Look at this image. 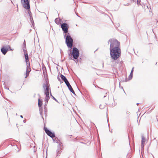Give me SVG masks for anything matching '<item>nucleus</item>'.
<instances>
[{
	"label": "nucleus",
	"instance_id": "nucleus-10",
	"mask_svg": "<svg viewBox=\"0 0 158 158\" xmlns=\"http://www.w3.org/2000/svg\"><path fill=\"white\" fill-rule=\"evenodd\" d=\"M9 48V45H7L6 46H3L1 49V51L2 53L5 55L8 51V48Z\"/></svg>",
	"mask_w": 158,
	"mask_h": 158
},
{
	"label": "nucleus",
	"instance_id": "nucleus-35",
	"mask_svg": "<svg viewBox=\"0 0 158 158\" xmlns=\"http://www.w3.org/2000/svg\"><path fill=\"white\" fill-rule=\"evenodd\" d=\"M40 114L42 115V118H43V119H44V118H43V116H42V114H41V112H40Z\"/></svg>",
	"mask_w": 158,
	"mask_h": 158
},
{
	"label": "nucleus",
	"instance_id": "nucleus-39",
	"mask_svg": "<svg viewBox=\"0 0 158 158\" xmlns=\"http://www.w3.org/2000/svg\"><path fill=\"white\" fill-rule=\"evenodd\" d=\"M111 131V132L112 133V131Z\"/></svg>",
	"mask_w": 158,
	"mask_h": 158
},
{
	"label": "nucleus",
	"instance_id": "nucleus-31",
	"mask_svg": "<svg viewBox=\"0 0 158 158\" xmlns=\"http://www.w3.org/2000/svg\"><path fill=\"white\" fill-rule=\"evenodd\" d=\"M69 51V52H68H68H69V53H72V50H71V49L70 48V49H69L68 50Z\"/></svg>",
	"mask_w": 158,
	"mask_h": 158
},
{
	"label": "nucleus",
	"instance_id": "nucleus-21",
	"mask_svg": "<svg viewBox=\"0 0 158 158\" xmlns=\"http://www.w3.org/2000/svg\"><path fill=\"white\" fill-rule=\"evenodd\" d=\"M47 105H44V110L45 115L46 116L47 114V108L46 107Z\"/></svg>",
	"mask_w": 158,
	"mask_h": 158
},
{
	"label": "nucleus",
	"instance_id": "nucleus-4",
	"mask_svg": "<svg viewBox=\"0 0 158 158\" xmlns=\"http://www.w3.org/2000/svg\"><path fill=\"white\" fill-rule=\"evenodd\" d=\"M29 2L30 0H21V2L23 4V7L28 10V14L29 16L31 15V12L29 10L30 8Z\"/></svg>",
	"mask_w": 158,
	"mask_h": 158
},
{
	"label": "nucleus",
	"instance_id": "nucleus-40",
	"mask_svg": "<svg viewBox=\"0 0 158 158\" xmlns=\"http://www.w3.org/2000/svg\"><path fill=\"white\" fill-rule=\"evenodd\" d=\"M23 122H24V123H25V120H24V121H23Z\"/></svg>",
	"mask_w": 158,
	"mask_h": 158
},
{
	"label": "nucleus",
	"instance_id": "nucleus-9",
	"mask_svg": "<svg viewBox=\"0 0 158 158\" xmlns=\"http://www.w3.org/2000/svg\"><path fill=\"white\" fill-rule=\"evenodd\" d=\"M26 62L27 63V69L25 78H27V77L29 76V73L31 71V69L30 68V64L29 62V59H28V60Z\"/></svg>",
	"mask_w": 158,
	"mask_h": 158
},
{
	"label": "nucleus",
	"instance_id": "nucleus-27",
	"mask_svg": "<svg viewBox=\"0 0 158 158\" xmlns=\"http://www.w3.org/2000/svg\"><path fill=\"white\" fill-rule=\"evenodd\" d=\"M140 0H137V4L138 5H140Z\"/></svg>",
	"mask_w": 158,
	"mask_h": 158
},
{
	"label": "nucleus",
	"instance_id": "nucleus-24",
	"mask_svg": "<svg viewBox=\"0 0 158 158\" xmlns=\"http://www.w3.org/2000/svg\"><path fill=\"white\" fill-rule=\"evenodd\" d=\"M23 48H26V44L25 41V40H24V42H23Z\"/></svg>",
	"mask_w": 158,
	"mask_h": 158
},
{
	"label": "nucleus",
	"instance_id": "nucleus-17",
	"mask_svg": "<svg viewBox=\"0 0 158 158\" xmlns=\"http://www.w3.org/2000/svg\"><path fill=\"white\" fill-rule=\"evenodd\" d=\"M61 20L58 18H56L55 20V23L57 25H59Z\"/></svg>",
	"mask_w": 158,
	"mask_h": 158
},
{
	"label": "nucleus",
	"instance_id": "nucleus-3",
	"mask_svg": "<svg viewBox=\"0 0 158 158\" xmlns=\"http://www.w3.org/2000/svg\"><path fill=\"white\" fill-rule=\"evenodd\" d=\"M68 55L69 56H71V55H72L73 58V59L71 57H70V58H69V59L73 60L77 59L80 55L79 50L76 47H74L73 48L72 53L68 52Z\"/></svg>",
	"mask_w": 158,
	"mask_h": 158
},
{
	"label": "nucleus",
	"instance_id": "nucleus-38",
	"mask_svg": "<svg viewBox=\"0 0 158 158\" xmlns=\"http://www.w3.org/2000/svg\"><path fill=\"white\" fill-rule=\"evenodd\" d=\"M111 131V132L112 133V131Z\"/></svg>",
	"mask_w": 158,
	"mask_h": 158
},
{
	"label": "nucleus",
	"instance_id": "nucleus-32",
	"mask_svg": "<svg viewBox=\"0 0 158 158\" xmlns=\"http://www.w3.org/2000/svg\"><path fill=\"white\" fill-rule=\"evenodd\" d=\"M4 88L5 89H7L8 90H9V88L8 87H6V86H5L4 87Z\"/></svg>",
	"mask_w": 158,
	"mask_h": 158
},
{
	"label": "nucleus",
	"instance_id": "nucleus-33",
	"mask_svg": "<svg viewBox=\"0 0 158 158\" xmlns=\"http://www.w3.org/2000/svg\"><path fill=\"white\" fill-rule=\"evenodd\" d=\"M107 121L108 122V114H107Z\"/></svg>",
	"mask_w": 158,
	"mask_h": 158
},
{
	"label": "nucleus",
	"instance_id": "nucleus-7",
	"mask_svg": "<svg viewBox=\"0 0 158 158\" xmlns=\"http://www.w3.org/2000/svg\"><path fill=\"white\" fill-rule=\"evenodd\" d=\"M44 94H49V91L50 89L49 88V86L48 83L46 81L43 85Z\"/></svg>",
	"mask_w": 158,
	"mask_h": 158
},
{
	"label": "nucleus",
	"instance_id": "nucleus-20",
	"mask_svg": "<svg viewBox=\"0 0 158 158\" xmlns=\"http://www.w3.org/2000/svg\"><path fill=\"white\" fill-rule=\"evenodd\" d=\"M43 74L44 76H45V75L47 74L46 69L45 67H43Z\"/></svg>",
	"mask_w": 158,
	"mask_h": 158
},
{
	"label": "nucleus",
	"instance_id": "nucleus-12",
	"mask_svg": "<svg viewBox=\"0 0 158 158\" xmlns=\"http://www.w3.org/2000/svg\"><path fill=\"white\" fill-rule=\"evenodd\" d=\"M142 140H141V150L143 149L144 144L145 142L146 139L143 135L142 136Z\"/></svg>",
	"mask_w": 158,
	"mask_h": 158
},
{
	"label": "nucleus",
	"instance_id": "nucleus-2",
	"mask_svg": "<svg viewBox=\"0 0 158 158\" xmlns=\"http://www.w3.org/2000/svg\"><path fill=\"white\" fill-rule=\"evenodd\" d=\"M65 43L69 48H71L73 44V40L69 33L63 35Z\"/></svg>",
	"mask_w": 158,
	"mask_h": 158
},
{
	"label": "nucleus",
	"instance_id": "nucleus-43",
	"mask_svg": "<svg viewBox=\"0 0 158 158\" xmlns=\"http://www.w3.org/2000/svg\"><path fill=\"white\" fill-rule=\"evenodd\" d=\"M60 53H61V50Z\"/></svg>",
	"mask_w": 158,
	"mask_h": 158
},
{
	"label": "nucleus",
	"instance_id": "nucleus-25",
	"mask_svg": "<svg viewBox=\"0 0 158 158\" xmlns=\"http://www.w3.org/2000/svg\"><path fill=\"white\" fill-rule=\"evenodd\" d=\"M64 82L65 83L66 85H67L68 84H69V82L68 81L67 79H66V80L64 81Z\"/></svg>",
	"mask_w": 158,
	"mask_h": 158
},
{
	"label": "nucleus",
	"instance_id": "nucleus-23",
	"mask_svg": "<svg viewBox=\"0 0 158 158\" xmlns=\"http://www.w3.org/2000/svg\"><path fill=\"white\" fill-rule=\"evenodd\" d=\"M106 106V105L105 104H101L99 106V108L100 109H102L104 108Z\"/></svg>",
	"mask_w": 158,
	"mask_h": 158
},
{
	"label": "nucleus",
	"instance_id": "nucleus-22",
	"mask_svg": "<svg viewBox=\"0 0 158 158\" xmlns=\"http://www.w3.org/2000/svg\"><path fill=\"white\" fill-rule=\"evenodd\" d=\"M29 16L30 17V21H31V23L32 24V25H33L34 24V21H33L32 17L31 15H30Z\"/></svg>",
	"mask_w": 158,
	"mask_h": 158
},
{
	"label": "nucleus",
	"instance_id": "nucleus-28",
	"mask_svg": "<svg viewBox=\"0 0 158 158\" xmlns=\"http://www.w3.org/2000/svg\"><path fill=\"white\" fill-rule=\"evenodd\" d=\"M112 39H110L108 41V44H109V43L110 42V43H111V41H112Z\"/></svg>",
	"mask_w": 158,
	"mask_h": 158
},
{
	"label": "nucleus",
	"instance_id": "nucleus-1",
	"mask_svg": "<svg viewBox=\"0 0 158 158\" xmlns=\"http://www.w3.org/2000/svg\"><path fill=\"white\" fill-rule=\"evenodd\" d=\"M111 58L114 60H117L121 56V51L120 47H115L110 48Z\"/></svg>",
	"mask_w": 158,
	"mask_h": 158
},
{
	"label": "nucleus",
	"instance_id": "nucleus-13",
	"mask_svg": "<svg viewBox=\"0 0 158 158\" xmlns=\"http://www.w3.org/2000/svg\"><path fill=\"white\" fill-rule=\"evenodd\" d=\"M44 94L45 95H46L44 100L45 103L44 105H47L48 101L50 98V97L49 96V94Z\"/></svg>",
	"mask_w": 158,
	"mask_h": 158
},
{
	"label": "nucleus",
	"instance_id": "nucleus-34",
	"mask_svg": "<svg viewBox=\"0 0 158 158\" xmlns=\"http://www.w3.org/2000/svg\"><path fill=\"white\" fill-rule=\"evenodd\" d=\"M50 96H51V97H52V93H51V90H50Z\"/></svg>",
	"mask_w": 158,
	"mask_h": 158
},
{
	"label": "nucleus",
	"instance_id": "nucleus-41",
	"mask_svg": "<svg viewBox=\"0 0 158 158\" xmlns=\"http://www.w3.org/2000/svg\"><path fill=\"white\" fill-rule=\"evenodd\" d=\"M77 15L79 17V16L77 14Z\"/></svg>",
	"mask_w": 158,
	"mask_h": 158
},
{
	"label": "nucleus",
	"instance_id": "nucleus-14",
	"mask_svg": "<svg viewBox=\"0 0 158 158\" xmlns=\"http://www.w3.org/2000/svg\"><path fill=\"white\" fill-rule=\"evenodd\" d=\"M67 86L69 90L70 91V92L73 93L74 95H76L74 91L73 90L70 83L69 84H68L67 85Z\"/></svg>",
	"mask_w": 158,
	"mask_h": 158
},
{
	"label": "nucleus",
	"instance_id": "nucleus-16",
	"mask_svg": "<svg viewBox=\"0 0 158 158\" xmlns=\"http://www.w3.org/2000/svg\"><path fill=\"white\" fill-rule=\"evenodd\" d=\"M60 145L59 144V145L58 146V149L57 150V156L59 155H60V152H60L61 148H60Z\"/></svg>",
	"mask_w": 158,
	"mask_h": 158
},
{
	"label": "nucleus",
	"instance_id": "nucleus-15",
	"mask_svg": "<svg viewBox=\"0 0 158 158\" xmlns=\"http://www.w3.org/2000/svg\"><path fill=\"white\" fill-rule=\"evenodd\" d=\"M134 67H133L132 68L131 71V72L129 76V77L128 78V79L129 80H131V79H132V78L133 73V72L134 71Z\"/></svg>",
	"mask_w": 158,
	"mask_h": 158
},
{
	"label": "nucleus",
	"instance_id": "nucleus-45",
	"mask_svg": "<svg viewBox=\"0 0 158 158\" xmlns=\"http://www.w3.org/2000/svg\"><path fill=\"white\" fill-rule=\"evenodd\" d=\"M45 158H47V157H46Z\"/></svg>",
	"mask_w": 158,
	"mask_h": 158
},
{
	"label": "nucleus",
	"instance_id": "nucleus-18",
	"mask_svg": "<svg viewBox=\"0 0 158 158\" xmlns=\"http://www.w3.org/2000/svg\"><path fill=\"white\" fill-rule=\"evenodd\" d=\"M42 103V101L39 98L38 100V105L39 107L40 108L41 107Z\"/></svg>",
	"mask_w": 158,
	"mask_h": 158
},
{
	"label": "nucleus",
	"instance_id": "nucleus-30",
	"mask_svg": "<svg viewBox=\"0 0 158 158\" xmlns=\"http://www.w3.org/2000/svg\"><path fill=\"white\" fill-rule=\"evenodd\" d=\"M130 114V113L129 112V111H127V112H126V114H127V116H128Z\"/></svg>",
	"mask_w": 158,
	"mask_h": 158
},
{
	"label": "nucleus",
	"instance_id": "nucleus-19",
	"mask_svg": "<svg viewBox=\"0 0 158 158\" xmlns=\"http://www.w3.org/2000/svg\"><path fill=\"white\" fill-rule=\"evenodd\" d=\"M60 76L61 78V79H62V80L64 81L65 80H66V78L63 75H62L61 74H60Z\"/></svg>",
	"mask_w": 158,
	"mask_h": 158
},
{
	"label": "nucleus",
	"instance_id": "nucleus-26",
	"mask_svg": "<svg viewBox=\"0 0 158 158\" xmlns=\"http://www.w3.org/2000/svg\"><path fill=\"white\" fill-rule=\"evenodd\" d=\"M52 98L55 101H56V102H57L59 103V102H58L57 101V100L52 95Z\"/></svg>",
	"mask_w": 158,
	"mask_h": 158
},
{
	"label": "nucleus",
	"instance_id": "nucleus-36",
	"mask_svg": "<svg viewBox=\"0 0 158 158\" xmlns=\"http://www.w3.org/2000/svg\"><path fill=\"white\" fill-rule=\"evenodd\" d=\"M20 117H21V118H23V116L22 115H21L20 116Z\"/></svg>",
	"mask_w": 158,
	"mask_h": 158
},
{
	"label": "nucleus",
	"instance_id": "nucleus-29",
	"mask_svg": "<svg viewBox=\"0 0 158 158\" xmlns=\"http://www.w3.org/2000/svg\"><path fill=\"white\" fill-rule=\"evenodd\" d=\"M9 48H8V51L9 50H10V51H12V50H13V49H12L11 48H10V46L9 45Z\"/></svg>",
	"mask_w": 158,
	"mask_h": 158
},
{
	"label": "nucleus",
	"instance_id": "nucleus-44",
	"mask_svg": "<svg viewBox=\"0 0 158 158\" xmlns=\"http://www.w3.org/2000/svg\"><path fill=\"white\" fill-rule=\"evenodd\" d=\"M56 1V0H54V1Z\"/></svg>",
	"mask_w": 158,
	"mask_h": 158
},
{
	"label": "nucleus",
	"instance_id": "nucleus-6",
	"mask_svg": "<svg viewBox=\"0 0 158 158\" xmlns=\"http://www.w3.org/2000/svg\"><path fill=\"white\" fill-rule=\"evenodd\" d=\"M120 43L116 39H112L111 44H110V48L112 49L114 47H120Z\"/></svg>",
	"mask_w": 158,
	"mask_h": 158
},
{
	"label": "nucleus",
	"instance_id": "nucleus-11",
	"mask_svg": "<svg viewBox=\"0 0 158 158\" xmlns=\"http://www.w3.org/2000/svg\"><path fill=\"white\" fill-rule=\"evenodd\" d=\"M23 51L24 52V55L25 57V61L27 62V60H28L29 58H28V55L27 53V52L26 49V48H23Z\"/></svg>",
	"mask_w": 158,
	"mask_h": 158
},
{
	"label": "nucleus",
	"instance_id": "nucleus-37",
	"mask_svg": "<svg viewBox=\"0 0 158 158\" xmlns=\"http://www.w3.org/2000/svg\"><path fill=\"white\" fill-rule=\"evenodd\" d=\"M139 104V103H137L136 104V105H138Z\"/></svg>",
	"mask_w": 158,
	"mask_h": 158
},
{
	"label": "nucleus",
	"instance_id": "nucleus-42",
	"mask_svg": "<svg viewBox=\"0 0 158 158\" xmlns=\"http://www.w3.org/2000/svg\"><path fill=\"white\" fill-rule=\"evenodd\" d=\"M154 108V107H153L152 108V109H153Z\"/></svg>",
	"mask_w": 158,
	"mask_h": 158
},
{
	"label": "nucleus",
	"instance_id": "nucleus-5",
	"mask_svg": "<svg viewBox=\"0 0 158 158\" xmlns=\"http://www.w3.org/2000/svg\"><path fill=\"white\" fill-rule=\"evenodd\" d=\"M60 26L63 31V35L69 33L68 32L69 26L67 23H63L61 24Z\"/></svg>",
	"mask_w": 158,
	"mask_h": 158
},
{
	"label": "nucleus",
	"instance_id": "nucleus-8",
	"mask_svg": "<svg viewBox=\"0 0 158 158\" xmlns=\"http://www.w3.org/2000/svg\"><path fill=\"white\" fill-rule=\"evenodd\" d=\"M44 130L47 134L51 138H53L55 137V134L52 132L50 130L48 129L46 127H44Z\"/></svg>",
	"mask_w": 158,
	"mask_h": 158
}]
</instances>
